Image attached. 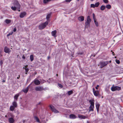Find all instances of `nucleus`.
<instances>
[{
  "mask_svg": "<svg viewBox=\"0 0 123 123\" xmlns=\"http://www.w3.org/2000/svg\"><path fill=\"white\" fill-rule=\"evenodd\" d=\"M94 100H90L89 102L90 104V105L89 107V112L90 111H93L94 109Z\"/></svg>",
  "mask_w": 123,
  "mask_h": 123,
  "instance_id": "obj_1",
  "label": "nucleus"
},
{
  "mask_svg": "<svg viewBox=\"0 0 123 123\" xmlns=\"http://www.w3.org/2000/svg\"><path fill=\"white\" fill-rule=\"evenodd\" d=\"M109 63L108 61L101 62H100V68H102Z\"/></svg>",
  "mask_w": 123,
  "mask_h": 123,
  "instance_id": "obj_2",
  "label": "nucleus"
},
{
  "mask_svg": "<svg viewBox=\"0 0 123 123\" xmlns=\"http://www.w3.org/2000/svg\"><path fill=\"white\" fill-rule=\"evenodd\" d=\"M49 107H50L51 110L53 112L55 113H59V112L58 111L56 110L54 106L52 105H50Z\"/></svg>",
  "mask_w": 123,
  "mask_h": 123,
  "instance_id": "obj_3",
  "label": "nucleus"
},
{
  "mask_svg": "<svg viewBox=\"0 0 123 123\" xmlns=\"http://www.w3.org/2000/svg\"><path fill=\"white\" fill-rule=\"evenodd\" d=\"M111 89L112 91H119L121 90V87L117 86H112L111 87Z\"/></svg>",
  "mask_w": 123,
  "mask_h": 123,
  "instance_id": "obj_4",
  "label": "nucleus"
},
{
  "mask_svg": "<svg viewBox=\"0 0 123 123\" xmlns=\"http://www.w3.org/2000/svg\"><path fill=\"white\" fill-rule=\"evenodd\" d=\"M14 5L17 7L18 9H19L21 7V6L17 0L15 1L14 3H13Z\"/></svg>",
  "mask_w": 123,
  "mask_h": 123,
  "instance_id": "obj_5",
  "label": "nucleus"
},
{
  "mask_svg": "<svg viewBox=\"0 0 123 123\" xmlns=\"http://www.w3.org/2000/svg\"><path fill=\"white\" fill-rule=\"evenodd\" d=\"M48 24H41L39 26V28L40 30H42L45 27L47 26Z\"/></svg>",
  "mask_w": 123,
  "mask_h": 123,
  "instance_id": "obj_6",
  "label": "nucleus"
},
{
  "mask_svg": "<svg viewBox=\"0 0 123 123\" xmlns=\"http://www.w3.org/2000/svg\"><path fill=\"white\" fill-rule=\"evenodd\" d=\"M11 117L8 119V122L10 123H13L15 121V120L13 119V117L12 114H11Z\"/></svg>",
  "mask_w": 123,
  "mask_h": 123,
  "instance_id": "obj_7",
  "label": "nucleus"
},
{
  "mask_svg": "<svg viewBox=\"0 0 123 123\" xmlns=\"http://www.w3.org/2000/svg\"><path fill=\"white\" fill-rule=\"evenodd\" d=\"M4 51L6 53H8L9 54L11 51V50H10V49L9 48H8L7 47H5L4 49Z\"/></svg>",
  "mask_w": 123,
  "mask_h": 123,
  "instance_id": "obj_8",
  "label": "nucleus"
},
{
  "mask_svg": "<svg viewBox=\"0 0 123 123\" xmlns=\"http://www.w3.org/2000/svg\"><path fill=\"white\" fill-rule=\"evenodd\" d=\"M93 92L94 95L96 96H97L99 94V92L98 90L95 91L94 88H93Z\"/></svg>",
  "mask_w": 123,
  "mask_h": 123,
  "instance_id": "obj_9",
  "label": "nucleus"
},
{
  "mask_svg": "<svg viewBox=\"0 0 123 123\" xmlns=\"http://www.w3.org/2000/svg\"><path fill=\"white\" fill-rule=\"evenodd\" d=\"M35 88L37 91H41L43 90V88L41 86H37Z\"/></svg>",
  "mask_w": 123,
  "mask_h": 123,
  "instance_id": "obj_10",
  "label": "nucleus"
},
{
  "mask_svg": "<svg viewBox=\"0 0 123 123\" xmlns=\"http://www.w3.org/2000/svg\"><path fill=\"white\" fill-rule=\"evenodd\" d=\"M26 14V13L25 12H23L20 13L19 17L20 18H23Z\"/></svg>",
  "mask_w": 123,
  "mask_h": 123,
  "instance_id": "obj_11",
  "label": "nucleus"
},
{
  "mask_svg": "<svg viewBox=\"0 0 123 123\" xmlns=\"http://www.w3.org/2000/svg\"><path fill=\"white\" fill-rule=\"evenodd\" d=\"M78 116L79 118L81 119H85L87 118V116H85L80 114L78 115Z\"/></svg>",
  "mask_w": 123,
  "mask_h": 123,
  "instance_id": "obj_12",
  "label": "nucleus"
},
{
  "mask_svg": "<svg viewBox=\"0 0 123 123\" xmlns=\"http://www.w3.org/2000/svg\"><path fill=\"white\" fill-rule=\"evenodd\" d=\"M91 20L90 18V16H87V21L85 23H90L91 21Z\"/></svg>",
  "mask_w": 123,
  "mask_h": 123,
  "instance_id": "obj_13",
  "label": "nucleus"
},
{
  "mask_svg": "<svg viewBox=\"0 0 123 123\" xmlns=\"http://www.w3.org/2000/svg\"><path fill=\"white\" fill-rule=\"evenodd\" d=\"M34 82L35 84L36 85H39L40 83V81L38 80H34Z\"/></svg>",
  "mask_w": 123,
  "mask_h": 123,
  "instance_id": "obj_14",
  "label": "nucleus"
},
{
  "mask_svg": "<svg viewBox=\"0 0 123 123\" xmlns=\"http://www.w3.org/2000/svg\"><path fill=\"white\" fill-rule=\"evenodd\" d=\"M29 86L30 85L27 87L25 89L23 90V91L24 93H26L27 92L29 89Z\"/></svg>",
  "mask_w": 123,
  "mask_h": 123,
  "instance_id": "obj_15",
  "label": "nucleus"
},
{
  "mask_svg": "<svg viewBox=\"0 0 123 123\" xmlns=\"http://www.w3.org/2000/svg\"><path fill=\"white\" fill-rule=\"evenodd\" d=\"M92 16L93 19L95 23H98L97 21V19L96 18L95 15L94 13L92 14Z\"/></svg>",
  "mask_w": 123,
  "mask_h": 123,
  "instance_id": "obj_16",
  "label": "nucleus"
},
{
  "mask_svg": "<svg viewBox=\"0 0 123 123\" xmlns=\"http://www.w3.org/2000/svg\"><path fill=\"white\" fill-rule=\"evenodd\" d=\"M69 117L70 118L73 119H74L76 118V116L73 114H71L69 116Z\"/></svg>",
  "mask_w": 123,
  "mask_h": 123,
  "instance_id": "obj_17",
  "label": "nucleus"
},
{
  "mask_svg": "<svg viewBox=\"0 0 123 123\" xmlns=\"http://www.w3.org/2000/svg\"><path fill=\"white\" fill-rule=\"evenodd\" d=\"M57 32V31L56 30H54L53 31H52L51 32L52 35L54 36V37H55L56 36L55 35Z\"/></svg>",
  "mask_w": 123,
  "mask_h": 123,
  "instance_id": "obj_18",
  "label": "nucleus"
},
{
  "mask_svg": "<svg viewBox=\"0 0 123 123\" xmlns=\"http://www.w3.org/2000/svg\"><path fill=\"white\" fill-rule=\"evenodd\" d=\"M78 19L80 21H82L84 20V17L83 16H81L78 18Z\"/></svg>",
  "mask_w": 123,
  "mask_h": 123,
  "instance_id": "obj_19",
  "label": "nucleus"
},
{
  "mask_svg": "<svg viewBox=\"0 0 123 123\" xmlns=\"http://www.w3.org/2000/svg\"><path fill=\"white\" fill-rule=\"evenodd\" d=\"M28 67V65H26L25 66V67H24L23 68H24L25 70V72H28L29 70V69L27 68Z\"/></svg>",
  "mask_w": 123,
  "mask_h": 123,
  "instance_id": "obj_20",
  "label": "nucleus"
},
{
  "mask_svg": "<svg viewBox=\"0 0 123 123\" xmlns=\"http://www.w3.org/2000/svg\"><path fill=\"white\" fill-rule=\"evenodd\" d=\"M12 106L15 108L17 107L18 105L16 102L15 101H14L12 103Z\"/></svg>",
  "mask_w": 123,
  "mask_h": 123,
  "instance_id": "obj_21",
  "label": "nucleus"
},
{
  "mask_svg": "<svg viewBox=\"0 0 123 123\" xmlns=\"http://www.w3.org/2000/svg\"><path fill=\"white\" fill-rule=\"evenodd\" d=\"M34 118L35 120L38 123H40V121L39 119L36 116H35L34 117Z\"/></svg>",
  "mask_w": 123,
  "mask_h": 123,
  "instance_id": "obj_22",
  "label": "nucleus"
},
{
  "mask_svg": "<svg viewBox=\"0 0 123 123\" xmlns=\"http://www.w3.org/2000/svg\"><path fill=\"white\" fill-rule=\"evenodd\" d=\"M100 106V105L99 104L97 103L96 104V107L97 110V112H98L99 111V109Z\"/></svg>",
  "mask_w": 123,
  "mask_h": 123,
  "instance_id": "obj_23",
  "label": "nucleus"
},
{
  "mask_svg": "<svg viewBox=\"0 0 123 123\" xmlns=\"http://www.w3.org/2000/svg\"><path fill=\"white\" fill-rule=\"evenodd\" d=\"M19 95V94L17 93L14 96V98L16 101L17 100L18 97Z\"/></svg>",
  "mask_w": 123,
  "mask_h": 123,
  "instance_id": "obj_24",
  "label": "nucleus"
},
{
  "mask_svg": "<svg viewBox=\"0 0 123 123\" xmlns=\"http://www.w3.org/2000/svg\"><path fill=\"white\" fill-rule=\"evenodd\" d=\"M30 59L31 62L32 61L34 60V56L33 55H30Z\"/></svg>",
  "mask_w": 123,
  "mask_h": 123,
  "instance_id": "obj_25",
  "label": "nucleus"
},
{
  "mask_svg": "<svg viewBox=\"0 0 123 123\" xmlns=\"http://www.w3.org/2000/svg\"><path fill=\"white\" fill-rule=\"evenodd\" d=\"M15 108H16L13 106L11 105L10 107V110L11 111H13L14 110Z\"/></svg>",
  "mask_w": 123,
  "mask_h": 123,
  "instance_id": "obj_26",
  "label": "nucleus"
},
{
  "mask_svg": "<svg viewBox=\"0 0 123 123\" xmlns=\"http://www.w3.org/2000/svg\"><path fill=\"white\" fill-rule=\"evenodd\" d=\"M105 8V6L104 5L100 7V9L101 10L103 11L104 10Z\"/></svg>",
  "mask_w": 123,
  "mask_h": 123,
  "instance_id": "obj_27",
  "label": "nucleus"
},
{
  "mask_svg": "<svg viewBox=\"0 0 123 123\" xmlns=\"http://www.w3.org/2000/svg\"><path fill=\"white\" fill-rule=\"evenodd\" d=\"M73 93V92L72 90L68 91V94L69 95H70Z\"/></svg>",
  "mask_w": 123,
  "mask_h": 123,
  "instance_id": "obj_28",
  "label": "nucleus"
},
{
  "mask_svg": "<svg viewBox=\"0 0 123 123\" xmlns=\"http://www.w3.org/2000/svg\"><path fill=\"white\" fill-rule=\"evenodd\" d=\"M51 0H43V3L44 4L47 3L49 2Z\"/></svg>",
  "mask_w": 123,
  "mask_h": 123,
  "instance_id": "obj_29",
  "label": "nucleus"
},
{
  "mask_svg": "<svg viewBox=\"0 0 123 123\" xmlns=\"http://www.w3.org/2000/svg\"><path fill=\"white\" fill-rule=\"evenodd\" d=\"M105 7H106L107 8L110 9H111V6L110 5H106L105 6Z\"/></svg>",
  "mask_w": 123,
  "mask_h": 123,
  "instance_id": "obj_30",
  "label": "nucleus"
},
{
  "mask_svg": "<svg viewBox=\"0 0 123 123\" xmlns=\"http://www.w3.org/2000/svg\"><path fill=\"white\" fill-rule=\"evenodd\" d=\"M51 16V14L50 13L49 14H48L46 17V18L47 20H48L50 18Z\"/></svg>",
  "mask_w": 123,
  "mask_h": 123,
  "instance_id": "obj_31",
  "label": "nucleus"
},
{
  "mask_svg": "<svg viewBox=\"0 0 123 123\" xmlns=\"http://www.w3.org/2000/svg\"><path fill=\"white\" fill-rule=\"evenodd\" d=\"M6 23H10L11 22V20L8 19H6L5 21Z\"/></svg>",
  "mask_w": 123,
  "mask_h": 123,
  "instance_id": "obj_32",
  "label": "nucleus"
},
{
  "mask_svg": "<svg viewBox=\"0 0 123 123\" xmlns=\"http://www.w3.org/2000/svg\"><path fill=\"white\" fill-rule=\"evenodd\" d=\"M11 9L14 11H15L16 10L17 8L16 6H12L11 7Z\"/></svg>",
  "mask_w": 123,
  "mask_h": 123,
  "instance_id": "obj_33",
  "label": "nucleus"
},
{
  "mask_svg": "<svg viewBox=\"0 0 123 123\" xmlns=\"http://www.w3.org/2000/svg\"><path fill=\"white\" fill-rule=\"evenodd\" d=\"M99 5V2L96 3L95 5V7H98Z\"/></svg>",
  "mask_w": 123,
  "mask_h": 123,
  "instance_id": "obj_34",
  "label": "nucleus"
},
{
  "mask_svg": "<svg viewBox=\"0 0 123 123\" xmlns=\"http://www.w3.org/2000/svg\"><path fill=\"white\" fill-rule=\"evenodd\" d=\"M116 63L118 64H119L120 63V61L119 60H117V59L116 60Z\"/></svg>",
  "mask_w": 123,
  "mask_h": 123,
  "instance_id": "obj_35",
  "label": "nucleus"
},
{
  "mask_svg": "<svg viewBox=\"0 0 123 123\" xmlns=\"http://www.w3.org/2000/svg\"><path fill=\"white\" fill-rule=\"evenodd\" d=\"M13 33V32L12 31L11 33H9L7 35V36L8 37L10 35H12Z\"/></svg>",
  "mask_w": 123,
  "mask_h": 123,
  "instance_id": "obj_36",
  "label": "nucleus"
},
{
  "mask_svg": "<svg viewBox=\"0 0 123 123\" xmlns=\"http://www.w3.org/2000/svg\"><path fill=\"white\" fill-rule=\"evenodd\" d=\"M91 7H92L93 8H95V5L93 4H92L91 5Z\"/></svg>",
  "mask_w": 123,
  "mask_h": 123,
  "instance_id": "obj_37",
  "label": "nucleus"
},
{
  "mask_svg": "<svg viewBox=\"0 0 123 123\" xmlns=\"http://www.w3.org/2000/svg\"><path fill=\"white\" fill-rule=\"evenodd\" d=\"M58 86L59 87H60L61 88L63 87L62 85L61 84H58Z\"/></svg>",
  "mask_w": 123,
  "mask_h": 123,
  "instance_id": "obj_38",
  "label": "nucleus"
},
{
  "mask_svg": "<svg viewBox=\"0 0 123 123\" xmlns=\"http://www.w3.org/2000/svg\"><path fill=\"white\" fill-rule=\"evenodd\" d=\"M103 1L105 3H107L108 2V0H103Z\"/></svg>",
  "mask_w": 123,
  "mask_h": 123,
  "instance_id": "obj_39",
  "label": "nucleus"
},
{
  "mask_svg": "<svg viewBox=\"0 0 123 123\" xmlns=\"http://www.w3.org/2000/svg\"><path fill=\"white\" fill-rule=\"evenodd\" d=\"M17 30V29H16V27L14 28L13 30V32H15Z\"/></svg>",
  "mask_w": 123,
  "mask_h": 123,
  "instance_id": "obj_40",
  "label": "nucleus"
},
{
  "mask_svg": "<svg viewBox=\"0 0 123 123\" xmlns=\"http://www.w3.org/2000/svg\"><path fill=\"white\" fill-rule=\"evenodd\" d=\"M3 64V62L2 60H1L0 62V65H2Z\"/></svg>",
  "mask_w": 123,
  "mask_h": 123,
  "instance_id": "obj_41",
  "label": "nucleus"
},
{
  "mask_svg": "<svg viewBox=\"0 0 123 123\" xmlns=\"http://www.w3.org/2000/svg\"><path fill=\"white\" fill-rule=\"evenodd\" d=\"M86 25H85V27H86V25H88V26H89L90 25V24H86Z\"/></svg>",
  "mask_w": 123,
  "mask_h": 123,
  "instance_id": "obj_42",
  "label": "nucleus"
},
{
  "mask_svg": "<svg viewBox=\"0 0 123 123\" xmlns=\"http://www.w3.org/2000/svg\"><path fill=\"white\" fill-rule=\"evenodd\" d=\"M72 0H66V1L67 2H70Z\"/></svg>",
  "mask_w": 123,
  "mask_h": 123,
  "instance_id": "obj_43",
  "label": "nucleus"
},
{
  "mask_svg": "<svg viewBox=\"0 0 123 123\" xmlns=\"http://www.w3.org/2000/svg\"><path fill=\"white\" fill-rule=\"evenodd\" d=\"M98 87H99V85H97V86H96L95 87V88L96 89H98Z\"/></svg>",
  "mask_w": 123,
  "mask_h": 123,
  "instance_id": "obj_44",
  "label": "nucleus"
},
{
  "mask_svg": "<svg viewBox=\"0 0 123 123\" xmlns=\"http://www.w3.org/2000/svg\"><path fill=\"white\" fill-rule=\"evenodd\" d=\"M22 58L23 59H25V56H24V55L23 56H22Z\"/></svg>",
  "mask_w": 123,
  "mask_h": 123,
  "instance_id": "obj_45",
  "label": "nucleus"
},
{
  "mask_svg": "<svg viewBox=\"0 0 123 123\" xmlns=\"http://www.w3.org/2000/svg\"><path fill=\"white\" fill-rule=\"evenodd\" d=\"M83 54V53H78V54H80V55H82Z\"/></svg>",
  "mask_w": 123,
  "mask_h": 123,
  "instance_id": "obj_46",
  "label": "nucleus"
},
{
  "mask_svg": "<svg viewBox=\"0 0 123 123\" xmlns=\"http://www.w3.org/2000/svg\"><path fill=\"white\" fill-rule=\"evenodd\" d=\"M95 24V25H96L97 26H98V24Z\"/></svg>",
  "mask_w": 123,
  "mask_h": 123,
  "instance_id": "obj_47",
  "label": "nucleus"
},
{
  "mask_svg": "<svg viewBox=\"0 0 123 123\" xmlns=\"http://www.w3.org/2000/svg\"><path fill=\"white\" fill-rule=\"evenodd\" d=\"M41 102H39L38 103V105H41Z\"/></svg>",
  "mask_w": 123,
  "mask_h": 123,
  "instance_id": "obj_48",
  "label": "nucleus"
},
{
  "mask_svg": "<svg viewBox=\"0 0 123 123\" xmlns=\"http://www.w3.org/2000/svg\"><path fill=\"white\" fill-rule=\"evenodd\" d=\"M5 82V80H3L2 81V82Z\"/></svg>",
  "mask_w": 123,
  "mask_h": 123,
  "instance_id": "obj_49",
  "label": "nucleus"
},
{
  "mask_svg": "<svg viewBox=\"0 0 123 123\" xmlns=\"http://www.w3.org/2000/svg\"><path fill=\"white\" fill-rule=\"evenodd\" d=\"M20 78V75H19L18 77L17 78V79H19Z\"/></svg>",
  "mask_w": 123,
  "mask_h": 123,
  "instance_id": "obj_50",
  "label": "nucleus"
},
{
  "mask_svg": "<svg viewBox=\"0 0 123 123\" xmlns=\"http://www.w3.org/2000/svg\"><path fill=\"white\" fill-rule=\"evenodd\" d=\"M48 23V21H46L44 23Z\"/></svg>",
  "mask_w": 123,
  "mask_h": 123,
  "instance_id": "obj_51",
  "label": "nucleus"
},
{
  "mask_svg": "<svg viewBox=\"0 0 123 123\" xmlns=\"http://www.w3.org/2000/svg\"><path fill=\"white\" fill-rule=\"evenodd\" d=\"M50 58V57H49V56H48V59H49V58Z\"/></svg>",
  "mask_w": 123,
  "mask_h": 123,
  "instance_id": "obj_52",
  "label": "nucleus"
},
{
  "mask_svg": "<svg viewBox=\"0 0 123 123\" xmlns=\"http://www.w3.org/2000/svg\"><path fill=\"white\" fill-rule=\"evenodd\" d=\"M112 53L113 54V55H115L114 54V52H113Z\"/></svg>",
  "mask_w": 123,
  "mask_h": 123,
  "instance_id": "obj_53",
  "label": "nucleus"
},
{
  "mask_svg": "<svg viewBox=\"0 0 123 123\" xmlns=\"http://www.w3.org/2000/svg\"><path fill=\"white\" fill-rule=\"evenodd\" d=\"M56 76H58V74H56Z\"/></svg>",
  "mask_w": 123,
  "mask_h": 123,
  "instance_id": "obj_54",
  "label": "nucleus"
},
{
  "mask_svg": "<svg viewBox=\"0 0 123 123\" xmlns=\"http://www.w3.org/2000/svg\"><path fill=\"white\" fill-rule=\"evenodd\" d=\"M33 82H32V83H31L30 84V85H29L30 86V85H31V84H32V83Z\"/></svg>",
  "mask_w": 123,
  "mask_h": 123,
  "instance_id": "obj_55",
  "label": "nucleus"
},
{
  "mask_svg": "<svg viewBox=\"0 0 123 123\" xmlns=\"http://www.w3.org/2000/svg\"><path fill=\"white\" fill-rule=\"evenodd\" d=\"M111 61H109V62L110 63H111Z\"/></svg>",
  "mask_w": 123,
  "mask_h": 123,
  "instance_id": "obj_56",
  "label": "nucleus"
},
{
  "mask_svg": "<svg viewBox=\"0 0 123 123\" xmlns=\"http://www.w3.org/2000/svg\"><path fill=\"white\" fill-rule=\"evenodd\" d=\"M78 2L79 1V0H76Z\"/></svg>",
  "mask_w": 123,
  "mask_h": 123,
  "instance_id": "obj_57",
  "label": "nucleus"
},
{
  "mask_svg": "<svg viewBox=\"0 0 123 123\" xmlns=\"http://www.w3.org/2000/svg\"><path fill=\"white\" fill-rule=\"evenodd\" d=\"M5 117H7V115H6V116H5Z\"/></svg>",
  "mask_w": 123,
  "mask_h": 123,
  "instance_id": "obj_58",
  "label": "nucleus"
},
{
  "mask_svg": "<svg viewBox=\"0 0 123 123\" xmlns=\"http://www.w3.org/2000/svg\"><path fill=\"white\" fill-rule=\"evenodd\" d=\"M27 72H26V73H25V74H27Z\"/></svg>",
  "mask_w": 123,
  "mask_h": 123,
  "instance_id": "obj_59",
  "label": "nucleus"
},
{
  "mask_svg": "<svg viewBox=\"0 0 123 123\" xmlns=\"http://www.w3.org/2000/svg\"><path fill=\"white\" fill-rule=\"evenodd\" d=\"M18 11H20V10H18Z\"/></svg>",
  "mask_w": 123,
  "mask_h": 123,
  "instance_id": "obj_60",
  "label": "nucleus"
}]
</instances>
